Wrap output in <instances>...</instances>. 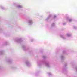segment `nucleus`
<instances>
[{
	"mask_svg": "<svg viewBox=\"0 0 77 77\" xmlns=\"http://www.w3.org/2000/svg\"><path fill=\"white\" fill-rule=\"evenodd\" d=\"M29 22V23H32V20H30Z\"/></svg>",
	"mask_w": 77,
	"mask_h": 77,
	"instance_id": "1",
	"label": "nucleus"
},
{
	"mask_svg": "<svg viewBox=\"0 0 77 77\" xmlns=\"http://www.w3.org/2000/svg\"><path fill=\"white\" fill-rule=\"evenodd\" d=\"M19 8H21L22 7L21 5L19 6Z\"/></svg>",
	"mask_w": 77,
	"mask_h": 77,
	"instance_id": "2",
	"label": "nucleus"
},
{
	"mask_svg": "<svg viewBox=\"0 0 77 77\" xmlns=\"http://www.w3.org/2000/svg\"><path fill=\"white\" fill-rule=\"evenodd\" d=\"M71 21V19H69V21Z\"/></svg>",
	"mask_w": 77,
	"mask_h": 77,
	"instance_id": "3",
	"label": "nucleus"
},
{
	"mask_svg": "<svg viewBox=\"0 0 77 77\" xmlns=\"http://www.w3.org/2000/svg\"><path fill=\"white\" fill-rule=\"evenodd\" d=\"M67 36H70V35H67Z\"/></svg>",
	"mask_w": 77,
	"mask_h": 77,
	"instance_id": "4",
	"label": "nucleus"
}]
</instances>
